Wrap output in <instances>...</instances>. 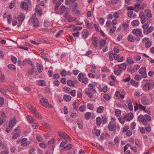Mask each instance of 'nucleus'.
Listing matches in <instances>:
<instances>
[{
    "instance_id": "1",
    "label": "nucleus",
    "mask_w": 154,
    "mask_h": 154,
    "mask_svg": "<svg viewBox=\"0 0 154 154\" xmlns=\"http://www.w3.org/2000/svg\"><path fill=\"white\" fill-rule=\"evenodd\" d=\"M132 32L133 34L137 37H136V41L137 42H139L141 38L143 36L141 29H134L132 30Z\"/></svg>"
},
{
    "instance_id": "2",
    "label": "nucleus",
    "mask_w": 154,
    "mask_h": 154,
    "mask_svg": "<svg viewBox=\"0 0 154 154\" xmlns=\"http://www.w3.org/2000/svg\"><path fill=\"white\" fill-rule=\"evenodd\" d=\"M149 27L148 23H146L142 26V27L143 29V32L144 35H147L149 33H151L154 30V27L151 26L148 28Z\"/></svg>"
},
{
    "instance_id": "3",
    "label": "nucleus",
    "mask_w": 154,
    "mask_h": 154,
    "mask_svg": "<svg viewBox=\"0 0 154 154\" xmlns=\"http://www.w3.org/2000/svg\"><path fill=\"white\" fill-rule=\"evenodd\" d=\"M17 122L15 118H11L9 121L8 125L7 126L6 129V131L7 133H9L11 130V129Z\"/></svg>"
},
{
    "instance_id": "4",
    "label": "nucleus",
    "mask_w": 154,
    "mask_h": 154,
    "mask_svg": "<svg viewBox=\"0 0 154 154\" xmlns=\"http://www.w3.org/2000/svg\"><path fill=\"white\" fill-rule=\"evenodd\" d=\"M35 16L36 14H34L29 19V21L32 22L33 25L35 27H37L39 25V22L38 19L35 17Z\"/></svg>"
},
{
    "instance_id": "5",
    "label": "nucleus",
    "mask_w": 154,
    "mask_h": 154,
    "mask_svg": "<svg viewBox=\"0 0 154 154\" xmlns=\"http://www.w3.org/2000/svg\"><path fill=\"white\" fill-rule=\"evenodd\" d=\"M109 129L110 131H115L116 129V125L115 122V120H111L108 125Z\"/></svg>"
},
{
    "instance_id": "6",
    "label": "nucleus",
    "mask_w": 154,
    "mask_h": 154,
    "mask_svg": "<svg viewBox=\"0 0 154 154\" xmlns=\"http://www.w3.org/2000/svg\"><path fill=\"white\" fill-rule=\"evenodd\" d=\"M142 42L145 44V47L147 48H149L152 45V42L147 38H144L142 39Z\"/></svg>"
},
{
    "instance_id": "7",
    "label": "nucleus",
    "mask_w": 154,
    "mask_h": 154,
    "mask_svg": "<svg viewBox=\"0 0 154 154\" xmlns=\"http://www.w3.org/2000/svg\"><path fill=\"white\" fill-rule=\"evenodd\" d=\"M146 72V69L145 67H142L139 70V73L141 74V76L143 78H146L147 76Z\"/></svg>"
},
{
    "instance_id": "8",
    "label": "nucleus",
    "mask_w": 154,
    "mask_h": 154,
    "mask_svg": "<svg viewBox=\"0 0 154 154\" xmlns=\"http://www.w3.org/2000/svg\"><path fill=\"white\" fill-rule=\"evenodd\" d=\"M138 119L140 122H142L144 125H148V122L145 120V118L143 115H139L138 117Z\"/></svg>"
},
{
    "instance_id": "9",
    "label": "nucleus",
    "mask_w": 154,
    "mask_h": 154,
    "mask_svg": "<svg viewBox=\"0 0 154 154\" xmlns=\"http://www.w3.org/2000/svg\"><path fill=\"white\" fill-rule=\"evenodd\" d=\"M96 91L95 89L93 88H89L87 90H85V94L88 96H91L92 95V92Z\"/></svg>"
},
{
    "instance_id": "10",
    "label": "nucleus",
    "mask_w": 154,
    "mask_h": 154,
    "mask_svg": "<svg viewBox=\"0 0 154 154\" xmlns=\"http://www.w3.org/2000/svg\"><path fill=\"white\" fill-rule=\"evenodd\" d=\"M44 1H41L40 2V3L38 6L36 5L35 7L36 11L37 12L39 16H40L42 14V11L41 9H39V5L41 6H44Z\"/></svg>"
},
{
    "instance_id": "11",
    "label": "nucleus",
    "mask_w": 154,
    "mask_h": 154,
    "mask_svg": "<svg viewBox=\"0 0 154 154\" xmlns=\"http://www.w3.org/2000/svg\"><path fill=\"white\" fill-rule=\"evenodd\" d=\"M60 74L62 76L65 77L66 76H70L72 73L69 71L67 72L65 69H63L60 72Z\"/></svg>"
},
{
    "instance_id": "12",
    "label": "nucleus",
    "mask_w": 154,
    "mask_h": 154,
    "mask_svg": "<svg viewBox=\"0 0 154 154\" xmlns=\"http://www.w3.org/2000/svg\"><path fill=\"white\" fill-rule=\"evenodd\" d=\"M58 135L60 137L64 139L70 138L69 136L67 134L63 132H59L58 133Z\"/></svg>"
},
{
    "instance_id": "13",
    "label": "nucleus",
    "mask_w": 154,
    "mask_h": 154,
    "mask_svg": "<svg viewBox=\"0 0 154 154\" xmlns=\"http://www.w3.org/2000/svg\"><path fill=\"white\" fill-rule=\"evenodd\" d=\"M133 117V114L132 113L130 112L125 115L124 118L126 120L130 121L132 119Z\"/></svg>"
},
{
    "instance_id": "14",
    "label": "nucleus",
    "mask_w": 154,
    "mask_h": 154,
    "mask_svg": "<svg viewBox=\"0 0 154 154\" xmlns=\"http://www.w3.org/2000/svg\"><path fill=\"white\" fill-rule=\"evenodd\" d=\"M40 102L43 106L46 107H47V106L49 105L48 101L44 98L41 99L40 100Z\"/></svg>"
},
{
    "instance_id": "15",
    "label": "nucleus",
    "mask_w": 154,
    "mask_h": 154,
    "mask_svg": "<svg viewBox=\"0 0 154 154\" xmlns=\"http://www.w3.org/2000/svg\"><path fill=\"white\" fill-rule=\"evenodd\" d=\"M29 143V142L27 140V139L23 138L22 139L21 145L22 146H25L28 145Z\"/></svg>"
},
{
    "instance_id": "16",
    "label": "nucleus",
    "mask_w": 154,
    "mask_h": 154,
    "mask_svg": "<svg viewBox=\"0 0 154 154\" xmlns=\"http://www.w3.org/2000/svg\"><path fill=\"white\" fill-rule=\"evenodd\" d=\"M139 15L141 19V23H144L146 21L145 16L143 14L142 12H140Z\"/></svg>"
},
{
    "instance_id": "17",
    "label": "nucleus",
    "mask_w": 154,
    "mask_h": 154,
    "mask_svg": "<svg viewBox=\"0 0 154 154\" xmlns=\"http://www.w3.org/2000/svg\"><path fill=\"white\" fill-rule=\"evenodd\" d=\"M92 44L93 46L95 48H97V38L95 37H93L92 38Z\"/></svg>"
},
{
    "instance_id": "18",
    "label": "nucleus",
    "mask_w": 154,
    "mask_h": 154,
    "mask_svg": "<svg viewBox=\"0 0 154 154\" xmlns=\"http://www.w3.org/2000/svg\"><path fill=\"white\" fill-rule=\"evenodd\" d=\"M151 88V84L148 82H146L143 86V89L146 91H148Z\"/></svg>"
},
{
    "instance_id": "19",
    "label": "nucleus",
    "mask_w": 154,
    "mask_h": 154,
    "mask_svg": "<svg viewBox=\"0 0 154 154\" xmlns=\"http://www.w3.org/2000/svg\"><path fill=\"white\" fill-rule=\"evenodd\" d=\"M25 16L23 14L19 13L18 16V19L20 22H22L25 19Z\"/></svg>"
},
{
    "instance_id": "20",
    "label": "nucleus",
    "mask_w": 154,
    "mask_h": 154,
    "mask_svg": "<svg viewBox=\"0 0 154 154\" xmlns=\"http://www.w3.org/2000/svg\"><path fill=\"white\" fill-rule=\"evenodd\" d=\"M82 35L83 38L86 39L89 35L88 31L86 30H83L82 33Z\"/></svg>"
},
{
    "instance_id": "21",
    "label": "nucleus",
    "mask_w": 154,
    "mask_h": 154,
    "mask_svg": "<svg viewBox=\"0 0 154 154\" xmlns=\"http://www.w3.org/2000/svg\"><path fill=\"white\" fill-rule=\"evenodd\" d=\"M30 6L27 4L23 3V2H21L20 5L21 8L26 11L28 10V7Z\"/></svg>"
},
{
    "instance_id": "22",
    "label": "nucleus",
    "mask_w": 154,
    "mask_h": 154,
    "mask_svg": "<svg viewBox=\"0 0 154 154\" xmlns=\"http://www.w3.org/2000/svg\"><path fill=\"white\" fill-rule=\"evenodd\" d=\"M144 12L146 14V16L149 18H151L152 16V15L151 13V11L149 9H146L144 11Z\"/></svg>"
},
{
    "instance_id": "23",
    "label": "nucleus",
    "mask_w": 154,
    "mask_h": 154,
    "mask_svg": "<svg viewBox=\"0 0 154 154\" xmlns=\"http://www.w3.org/2000/svg\"><path fill=\"white\" fill-rule=\"evenodd\" d=\"M136 37H134V36L132 35H129L127 39L129 42H132L136 40Z\"/></svg>"
},
{
    "instance_id": "24",
    "label": "nucleus",
    "mask_w": 154,
    "mask_h": 154,
    "mask_svg": "<svg viewBox=\"0 0 154 154\" xmlns=\"http://www.w3.org/2000/svg\"><path fill=\"white\" fill-rule=\"evenodd\" d=\"M127 66V65L126 63H123L119 65V68L123 70H125Z\"/></svg>"
},
{
    "instance_id": "25",
    "label": "nucleus",
    "mask_w": 154,
    "mask_h": 154,
    "mask_svg": "<svg viewBox=\"0 0 154 154\" xmlns=\"http://www.w3.org/2000/svg\"><path fill=\"white\" fill-rule=\"evenodd\" d=\"M13 136L12 138L13 139H16L18 138L20 136V133L19 132H12Z\"/></svg>"
},
{
    "instance_id": "26",
    "label": "nucleus",
    "mask_w": 154,
    "mask_h": 154,
    "mask_svg": "<svg viewBox=\"0 0 154 154\" xmlns=\"http://www.w3.org/2000/svg\"><path fill=\"white\" fill-rule=\"evenodd\" d=\"M131 84L135 87H138L140 85L139 82H136L134 80L131 79Z\"/></svg>"
},
{
    "instance_id": "27",
    "label": "nucleus",
    "mask_w": 154,
    "mask_h": 154,
    "mask_svg": "<svg viewBox=\"0 0 154 154\" xmlns=\"http://www.w3.org/2000/svg\"><path fill=\"white\" fill-rule=\"evenodd\" d=\"M93 135H94L97 137H98L100 134V131L99 130L94 129L93 131Z\"/></svg>"
},
{
    "instance_id": "28",
    "label": "nucleus",
    "mask_w": 154,
    "mask_h": 154,
    "mask_svg": "<svg viewBox=\"0 0 154 154\" xmlns=\"http://www.w3.org/2000/svg\"><path fill=\"white\" fill-rule=\"evenodd\" d=\"M138 107L139 109H140L141 110H143V111L146 112L148 113L149 114H150V112H148V111L146 109V107L145 106H143L141 105L139 103L138 105Z\"/></svg>"
},
{
    "instance_id": "29",
    "label": "nucleus",
    "mask_w": 154,
    "mask_h": 154,
    "mask_svg": "<svg viewBox=\"0 0 154 154\" xmlns=\"http://www.w3.org/2000/svg\"><path fill=\"white\" fill-rule=\"evenodd\" d=\"M0 149L5 150L7 149L6 147V144L4 143H2L1 140H0Z\"/></svg>"
},
{
    "instance_id": "30",
    "label": "nucleus",
    "mask_w": 154,
    "mask_h": 154,
    "mask_svg": "<svg viewBox=\"0 0 154 154\" xmlns=\"http://www.w3.org/2000/svg\"><path fill=\"white\" fill-rule=\"evenodd\" d=\"M37 69L38 70V72H39L41 73L43 69V67L42 65L38 63L37 64Z\"/></svg>"
},
{
    "instance_id": "31",
    "label": "nucleus",
    "mask_w": 154,
    "mask_h": 154,
    "mask_svg": "<svg viewBox=\"0 0 154 154\" xmlns=\"http://www.w3.org/2000/svg\"><path fill=\"white\" fill-rule=\"evenodd\" d=\"M128 103V107L130 111H132L133 110V106L132 104L131 101L130 100H129L127 101Z\"/></svg>"
},
{
    "instance_id": "32",
    "label": "nucleus",
    "mask_w": 154,
    "mask_h": 154,
    "mask_svg": "<svg viewBox=\"0 0 154 154\" xmlns=\"http://www.w3.org/2000/svg\"><path fill=\"white\" fill-rule=\"evenodd\" d=\"M7 67L11 70H16V67L15 65L12 64H10L8 65Z\"/></svg>"
},
{
    "instance_id": "33",
    "label": "nucleus",
    "mask_w": 154,
    "mask_h": 154,
    "mask_svg": "<svg viewBox=\"0 0 154 154\" xmlns=\"http://www.w3.org/2000/svg\"><path fill=\"white\" fill-rule=\"evenodd\" d=\"M67 83L69 86L72 87H74L75 84V83L71 80H68Z\"/></svg>"
},
{
    "instance_id": "34",
    "label": "nucleus",
    "mask_w": 154,
    "mask_h": 154,
    "mask_svg": "<svg viewBox=\"0 0 154 154\" xmlns=\"http://www.w3.org/2000/svg\"><path fill=\"white\" fill-rule=\"evenodd\" d=\"M140 22L137 20H133L131 22L132 25L134 26H137L139 24Z\"/></svg>"
},
{
    "instance_id": "35",
    "label": "nucleus",
    "mask_w": 154,
    "mask_h": 154,
    "mask_svg": "<svg viewBox=\"0 0 154 154\" xmlns=\"http://www.w3.org/2000/svg\"><path fill=\"white\" fill-rule=\"evenodd\" d=\"M27 118L28 120L29 123H32L35 121V119L31 116H27Z\"/></svg>"
},
{
    "instance_id": "36",
    "label": "nucleus",
    "mask_w": 154,
    "mask_h": 154,
    "mask_svg": "<svg viewBox=\"0 0 154 154\" xmlns=\"http://www.w3.org/2000/svg\"><path fill=\"white\" fill-rule=\"evenodd\" d=\"M66 8L65 6H62L59 11V14L61 15L63 13H64Z\"/></svg>"
},
{
    "instance_id": "37",
    "label": "nucleus",
    "mask_w": 154,
    "mask_h": 154,
    "mask_svg": "<svg viewBox=\"0 0 154 154\" xmlns=\"http://www.w3.org/2000/svg\"><path fill=\"white\" fill-rule=\"evenodd\" d=\"M127 62L130 65H132L134 63V62L133 59L130 57H128L127 58Z\"/></svg>"
},
{
    "instance_id": "38",
    "label": "nucleus",
    "mask_w": 154,
    "mask_h": 154,
    "mask_svg": "<svg viewBox=\"0 0 154 154\" xmlns=\"http://www.w3.org/2000/svg\"><path fill=\"white\" fill-rule=\"evenodd\" d=\"M38 84L41 86H44L45 85V82L43 80H40L38 81Z\"/></svg>"
},
{
    "instance_id": "39",
    "label": "nucleus",
    "mask_w": 154,
    "mask_h": 154,
    "mask_svg": "<svg viewBox=\"0 0 154 154\" xmlns=\"http://www.w3.org/2000/svg\"><path fill=\"white\" fill-rule=\"evenodd\" d=\"M32 66V68L29 69L28 71V74L30 75H32L33 74L34 69L35 68V67L34 66Z\"/></svg>"
},
{
    "instance_id": "40",
    "label": "nucleus",
    "mask_w": 154,
    "mask_h": 154,
    "mask_svg": "<svg viewBox=\"0 0 154 154\" xmlns=\"http://www.w3.org/2000/svg\"><path fill=\"white\" fill-rule=\"evenodd\" d=\"M96 124L97 125L99 126L101 124L102 122L101 119L100 117H98L96 119Z\"/></svg>"
},
{
    "instance_id": "41",
    "label": "nucleus",
    "mask_w": 154,
    "mask_h": 154,
    "mask_svg": "<svg viewBox=\"0 0 154 154\" xmlns=\"http://www.w3.org/2000/svg\"><path fill=\"white\" fill-rule=\"evenodd\" d=\"M12 16L11 14H9L7 16V21L8 24H10L11 22Z\"/></svg>"
},
{
    "instance_id": "42",
    "label": "nucleus",
    "mask_w": 154,
    "mask_h": 154,
    "mask_svg": "<svg viewBox=\"0 0 154 154\" xmlns=\"http://www.w3.org/2000/svg\"><path fill=\"white\" fill-rule=\"evenodd\" d=\"M122 72V70L120 69L114 70V71L115 74L117 76L120 75Z\"/></svg>"
},
{
    "instance_id": "43",
    "label": "nucleus",
    "mask_w": 154,
    "mask_h": 154,
    "mask_svg": "<svg viewBox=\"0 0 154 154\" xmlns=\"http://www.w3.org/2000/svg\"><path fill=\"white\" fill-rule=\"evenodd\" d=\"M91 113L90 112H87L85 114V117L86 120H88L91 118Z\"/></svg>"
},
{
    "instance_id": "44",
    "label": "nucleus",
    "mask_w": 154,
    "mask_h": 154,
    "mask_svg": "<svg viewBox=\"0 0 154 154\" xmlns=\"http://www.w3.org/2000/svg\"><path fill=\"white\" fill-rule=\"evenodd\" d=\"M61 2L58 1L55 4L56 5L55 7V10H57L58 9V8L61 5Z\"/></svg>"
},
{
    "instance_id": "45",
    "label": "nucleus",
    "mask_w": 154,
    "mask_h": 154,
    "mask_svg": "<svg viewBox=\"0 0 154 154\" xmlns=\"http://www.w3.org/2000/svg\"><path fill=\"white\" fill-rule=\"evenodd\" d=\"M104 108L103 106H101L98 107L97 109V112L99 113L102 112L104 110Z\"/></svg>"
},
{
    "instance_id": "46",
    "label": "nucleus",
    "mask_w": 154,
    "mask_h": 154,
    "mask_svg": "<svg viewBox=\"0 0 154 154\" xmlns=\"http://www.w3.org/2000/svg\"><path fill=\"white\" fill-rule=\"evenodd\" d=\"M28 109L30 110L31 112L33 113L35 112L36 111V108L35 107H33L32 106H28Z\"/></svg>"
},
{
    "instance_id": "47",
    "label": "nucleus",
    "mask_w": 154,
    "mask_h": 154,
    "mask_svg": "<svg viewBox=\"0 0 154 154\" xmlns=\"http://www.w3.org/2000/svg\"><path fill=\"white\" fill-rule=\"evenodd\" d=\"M68 21L69 22H72L73 21H75L76 22L78 21V20L76 19V17H69L67 18Z\"/></svg>"
},
{
    "instance_id": "48",
    "label": "nucleus",
    "mask_w": 154,
    "mask_h": 154,
    "mask_svg": "<svg viewBox=\"0 0 154 154\" xmlns=\"http://www.w3.org/2000/svg\"><path fill=\"white\" fill-rule=\"evenodd\" d=\"M86 108V106L85 105H81L79 108V110L81 112H83Z\"/></svg>"
},
{
    "instance_id": "49",
    "label": "nucleus",
    "mask_w": 154,
    "mask_h": 154,
    "mask_svg": "<svg viewBox=\"0 0 154 154\" xmlns=\"http://www.w3.org/2000/svg\"><path fill=\"white\" fill-rule=\"evenodd\" d=\"M143 0H136V1L137 3V4L135 5V7H138L140 6V5L142 2Z\"/></svg>"
},
{
    "instance_id": "50",
    "label": "nucleus",
    "mask_w": 154,
    "mask_h": 154,
    "mask_svg": "<svg viewBox=\"0 0 154 154\" xmlns=\"http://www.w3.org/2000/svg\"><path fill=\"white\" fill-rule=\"evenodd\" d=\"M141 58V57L140 56L138 55H136L134 56V59L136 61H139Z\"/></svg>"
},
{
    "instance_id": "51",
    "label": "nucleus",
    "mask_w": 154,
    "mask_h": 154,
    "mask_svg": "<svg viewBox=\"0 0 154 154\" xmlns=\"http://www.w3.org/2000/svg\"><path fill=\"white\" fill-rule=\"evenodd\" d=\"M84 76L83 74L82 73H80L78 75V80L81 82L83 79V77Z\"/></svg>"
},
{
    "instance_id": "52",
    "label": "nucleus",
    "mask_w": 154,
    "mask_h": 154,
    "mask_svg": "<svg viewBox=\"0 0 154 154\" xmlns=\"http://www.w3.org/2000/svg\"><path fill=\"white\" fill-rule=\"evenodd\" d=\"M38 118L41 119L42 118V117L41 116V115L38 112L36 111L33 113Z\"/></svg>"
},
{
    "instance_id": "53",
    "label": "nucleus",
    "mask_w": 154,
    "mask_h": 154,
    "mask_svg": "<svg viewBox=\"0 0 154 154\" xmlns=\"http://www.w3.org/2000/svg\"><path fill=\"white\" fill-rule=\"evenodd\" d=\"M119 12L117 11L114 12L113 15L114 18L115 19H118L119 17Z\"/></svg>"
},
{
    "instance_id": "54",
    "label": "nucleus",
    "mask_w": 154,
    "mask_h": 154,
    "mask_svg": "<svg viewBox=\"0 0 154 154\" xmlns=\"http://www.w3.org/2000/svg\"><path fill=\"white\" fill-rule=\"evenodd\" d=\"M146 4L145 3H143L142 4L140 5V6L139 7H138L139 9H140L143 10L146 7Z\"/></svg>"
},
{
    "instance_id": "55",
    "label": "nucleus",
    "mask_w": 154,
    "mask_h": 154,
    "mask_svg": "<svg viewBox=\"0 0 154 154\" xmlns=\"http://www.w3.org/2000/svg\"><path fill=\"white\" fill-rule=\"evenodd\" d=\"M116 29V26H113L111 27V28L110 29L109 32L111 33H114Z\"/></svg>"
},
{
    "instance_id": "56",
    "label": "nucleus",
    "mask_w": 154,
    "mask_h": 154,
    "mask_svg": "<svg viewBox=\"0 0 154 154\" xmlns=\"http://www.w3.org/2000/svg\"><path fill=\"white\" fill-rule=\"evenodd\" d=\"M121 113V110L119 109H116L115 111V114L117 116H119L120 115Z\"/></svg>"
},
{
    "instance_id": "57",
    "label": "nucleus",
    "mask_w": 154,
    "mask_h": 154,
    "mask_svg": "<svg viewBox=\"0 0 154 154\" xmlns=\"http://www.w3.org/2000/svg\"><path fill=\"white\" fill-rule=\"evenodd\" d=\"M11 60L12 62L14 64H16L17 62V59L16 57L12 56L11 57Z\"/></svg>"
},
{
    "instance_id": "58",
    "label": "nucleus",
    "mask_w": 154,
    "mask_h": 154,
    "mask_svg": "<svg viewBox=\"0 0 154 154\" xmlns=\"http://www.w3.org/2000/svg\"><path fill=\"white\" fill-rule=\"evenodd\" d=\"M128 26L129 24L128 23H123L122 26L123 29L125 30H127L128 27Z\"/></svg>"
},
{
    "instance_id": "59",
    "label": "nucleus",
    "mask_w": 154,
    "mask_h": 154,
    "mask_svg": "<svg viewBox=\"0 0 154 154\" xmlns=\"http://www.w3.org/2000/svg\"><path fill=\"white\" fill-rule=\"evenodd\" d=\"M141 77H142L141 75V76L139 75H135L134 79L137 81H140L141 79Z\"/></svg>"
},
{
    "instance_id": "60",
    "label": "nucleus",
    "mask_w": 154,
    "mask_h": 154,
    "mask_svg": "<svg viewBox=\"0 0 154 154\" xmlns=\"http://www.w3.org/2000/svg\"><path fill=\"white\" fill-rule=\"evenodd\" d=\"M140 67V66L138 65H137L134 66L133 67L134 69V70H133V71H131L132 72H135L137 70H138Z\"/></svg>"
},
{
    "instance_id": "61",
    "label": "nucleus",
    "mask_w": 154,
    "mask_h": 154,
    "mask_svg": "<svg viewBox=\"0 0 154 154\" xmlns=\"http://www.w3.org/2000/svg\"><path fill=\"white\" fill-rule=\"evenodd\" d=\"M53 79H54L57 80L60 78V75L58 73H56L53 75Z\"/></svg>"
},
{
    "instance_id": "62",
    "label": "nucleus",
    "mask_w": 154,
    "mask_h": 154,
    "mask_svg": "<svg viewBox=\"0 0 154 154\" xmlns=\"http://www.w3.org/2000/svg\"><path fill=\"white\" fill-rule=\"evenodd\" d=\"M36 139L39 142L42 141V138L38 134H37L36 135Z\"/></svg>"
},
{
    "instance_id": "63",
    "label": "nucleus",
    "mask_w": 154,
    "mask_h": 154,
    "mask_svg": "<svg viewBox=\"0 0 154 154\" xmlns=\"http://www.w3.org/2000/svg\"><path fill=\"white\" fill-rule=\"evenodd\" d=\"M87 107L89 109L91 110H93L94 108L92 104L90 103H88Z\"/></svg>"
},
{
    "instance_id": "64",
    "label": "nucleus",
    "mask_w": 154,
    "mask_h": 154,
    "mask_svg": "<svg viewBox=\"0 0 154 154\" xmlns=\"http://www.w3.org/2000/svg\"><path fill=\"white\" fill-rule=\"evenodd\" d=\"M70 89V88L68 87H65L63 88V91L66 93L69 92Z\"/></svg>"
}]
</instances>
